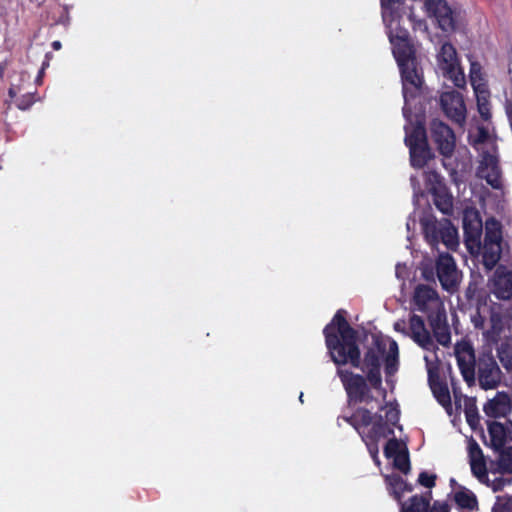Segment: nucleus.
I'll list each match as a JSON object with an SVG mask.
<instances>
[{"instance_id":"obj_1","label":"nucleus","mask_w":512,"mask_h":512,"mask_svg":"<svg viewBox=\"0 0 512 512\" xmlns=\"http://www.w3.org/2000/svg\"><path fill=\"white\" fill-rule=\"evenodd\" d=\"M323 332L328 351L335 364L344 365L350 362L352 366L360 367L357 332L349 325L342 310L335 314L332 322Z\"/></svg>"},{"instance_id":"obj_2","label":"nucleus","mask_w":512,"mask_h":512,"mask_svg":"<svg viewBox=\"0 0 512 512\" xmlns=\"http://www.w3.org/2000/svg\"><path fill=\"white\" fill-rule=\"evenodd\" d=\"M393 54L401 72L405 102L403 115L406 119H410L412 103H414L424 91L423 76L417 67L414 51L407 40L399 37L397 43L394 44Z\"/></svg>"},{"instance_id":"obj_3","label":"nucleus","mask_w":512,"mask_h":512,"mask_svg":"<svg viewBox=\"0 0 512 512\" xmlns=\"http://www.w3.org/2000/svg\"><path fill=\"white\" fill-rule=\"evenodd\" d=\"M418 111L420 112L421 109H417L416 103H412V113L410 119H407L410 123L413 122V115L417 117ZM415 122V125L411 127V131H409L407 126L405 127V144L410 150V161L412 166L415 168H422L431 157V151L428 147L424 126L420 123L418 118H416Z\"/></svg>"},{"instance_id":"obj_4","label":"nucleus","mask_w":512,"mask_h":512,"mask_svg":"<svg viewBox=\"0 0 512 512\" xmlns=\"http://www.w3.org/2000/svg\"><path fill=\"white\" fill-rule=\"evenodd\" d=\"M420 224L431 246H437L441 242L450 250L457 248L458 232L449 219L437 220L432 215H426L420 219Z\"/></svg>"},{"instance_id":"obj_5","label":"nucleus","mask_w":512,"mask_h":512,"mask_svg":"<svg viewBox=\"0 0 512 512\" xmlns=\"http://www.w3.org/2000/svg\"><path fill=\"white\" fill-rule=\"evenodd\" d=\"M502 231L501 223L495 218L485 222V237L482 247L483 264L486 269H493L501 258Z\"/></svg>"},{"instance_id":"obj_6","label":"nucleus","mask_w":512,"mask_h":512,"mask_svg":"<svg viewBox=\"0 0 512 512\" xmlns=\"http://www.w3.org/2000/svg\"><path fill=\"white\" fill-rule=\"evenodd\" d=\"M394 329L397 332H401L405 336H409L417 343L421 348L429 352H436L438 347L433 340L430 332L425 326V322L422 317L413 314L409 318V327H406L405 321H397L394 324Z\"/></svg>"},{"instance_id":"obj_7","label":"nucleus","mask_w":512,"mask_h":512,"mask_svg":"<svg viewBox=\"0 0 512 512\" xmlns=\"http://www.w3.org/2000/svg\"><path fill=\"white\" fill-rule=\"evenodd\" d=\"M476 372L479 386L484 390L495 389L501 383L502 372L491 349L480 353L477 359Z\"/></svg>"},{"instance_id":"obj_8","label":"nucleus","mask_w":512,"mask_h":512,"mask_svg":"<svg viewBox=\"0 0 512 512\" xmlns=\"http://www.w3.org/2000/svg\"><path fill=\"white\" fill-rule=\"evenodd\" d=\"M438 67L442 75L450 79L458 88L466 84L465 76L459 66L456 49L450 43H444L438 54Z\"/></svg>"},{"instance_id":"obj_9","label":"nucleus","mask_w":512,"mask_h":512,"mask_svg":"<svg viewBox=\"0 0 512 512\" xmlns=\"http://www.w3.org/2000/svg\"><path fill=\"white\" fill-rule=\"evenodd\" d=\"M435 267L442 288L449 293H454L462 279V273L458 270L454 258L449 253H440Z\"/></svg>"},{"instance_id":"obj_10","label":"nucleus","mask_w":512,"mask_h":512,"mask_svg":"<svg viewBox=\"0 0 512 512\" xmlns=\"http://www.w3.org/2000/svg\"><path fill=\"white\" fill-rule=\"evenodd\" d=\"M424 360L426 363V369L428 373V382L430 388L437 399V401L447 410L450 414L452 409L451 397L449 389L446 384L440 381L439 369H438V357L436 352H432L431 355H425Z\"/></svg>"},{"instance_id":"obj_11","label":"nucleus","mask_w":512,"mask_h":512,"mask_svg":"<svg viewBox=\"0 0 512 512\" xmlns=\"http://www.w3.org/2000/svg\"><path fill=\"white\" fill-rule=\"evenodd\" d=\"M340 377L350 401L355 403L369 402L373 399L365 378L348 370L338 369Z\"/></svg>"},{"instance_id":"obj_12","label":"nucleus","mask_w":512,"mask_h":512,"mask_svg":"<svg viewBox=\"0 0 512 512\" xmlns=\"http://www.w3.org/2000/svg\"><path fill=\"white\" fill-rule=\"evenodd\" d=\"M430 133L440 154L445 158L451 157L455 150V135L453 130L443 121L433 119L430 123Z\"/></svg>"},{"instance_id":"obj_13","label":"nucleus","mask_w":512,"mask_h":512,"mask_svg":"<svg viewBox=\"0 0 512 512\" xmlns=\"http://www.w3.org/2000/svg\"><path fill=\"white\" fill-rule=\"evenodd\" d=\"M455 355L463 379L469 386L474 385L477 359L472 345L468 342L458 343L455 347Z\"/></svg>"},{"instance_id":"obj_14","label":"nucleus","mask_w":512,"mask_h":512,"mask_svg":"<svg viewBox=\"0 0 512 512\" xmlns=\"http://www.w3.org/2000/svg\"><path fill=\"white\" fill-rule=\"evenodd\" d=\"M490 329L484 332L487 342L497 344L504 339L506 334L505 328L509 325L510 318L502 306L494 303L489 308Z\"/></svg>"},{"instance_id":"obj_15","label":"nucleus","mask_w":512,"mask_h":512,"mask_svg":"<svg viewBox=\"0 0 512 512\" xmlns=\"http://www.w3.org/2000/svg\"><path fill=\"white\" fill-rule=\"evenodd\" d=\"M463 230L465 242L469 249L481 247L483 223L480 214L475 209H466L463 213Z\"/></svg>"},{"instance_id":"obj_16","label":"nucleus","mask_w":512,"mask_h":512,"mask_svg":"<svg viewBox=\"0 0 512 512\" xmlns=\"http://www.w3.org/2000/svg\"><path fill=\"white\" fill-rule=\"evenodd\" d=\"M501 175L502 173L497 157L489 152H483L477 168V176L484 179L493 189H501Z\"/></svg>"},{"instance_id":"obj_17","label":"nucleus","mask_w":512,"mask_h":512,"mask_svg":"<svg viewBox=\"0 0 512 512\" xmlns=\"http://www.w3.org/2000/svg\"><path fill=\"white\" fill-rule=\"evenodd\" d=\"M440 104L444 113L457 123L465 120L466 107L462 95L455 91H445L440 96Z\"/></svg>"},{"instance_id":"obj_18","label":"nucleus","mask_w":512,"mask_h":512,"mask_svg":"<svg viewBox=\"0 0 512 512\" xmlns=\"http://www.w3.org/2000/svg\"><path fill=\"white\" fill-rule=\"evenodd\" d=\"M413 302L417 310L424 313L438 309L443 304L436 290L424 284L416 286L413 294Z\"/></svg>"},{"instance_id":"obj_19","label":"nucleus","mask_w":512,"mask_h":512,"mask_svg":"<svg viewBox=\"0 0 512 512\" xmlns=\"http://www.w3.org/2000/svg\"><path fill=\"white\" fill-rule=\"evenodd\" d=\"M491 292L501 300L512 297V272L504 266H499L491 279Z\"/></svg>"},{"instance_id":"obj_20","label":"nucleus","mask_w":512,"mask_h":512,"mask_svg":"<svg viewBox=\"0 0 512 512\" xmlns=\"http://www.w3.org/2000/svg\"><path fill=\"white\" fill-rule=\"evenodd\" d=\"M428 9L437 18L439 27L445 31L454 30V20L452 10L445 0H426Z\"/></svg>"},{"instance_id":"obj_21","label":"nucleus","mask_w":512,"mask_h":512,"mask_svg":"<svg viewBox=\"0 0 512 512\" xmlns=\"http://www.w3.org/2000/svg\"><path fill=\"white\" fill-rule=\"evenodd\" d=\"M512 410V403L506 392H498L493 399L484 405V412L493 418L505 417Z\"/></svg>"},{"instance_id":"obj_22","label":"nucleus","mask_w":512,"mask_h":512,"mask_svg":"<svg viewBox=\"0 0 512 512\" xmlns=\"http://www.w3.org/2000/svg\"><path fill=\"white\" fill-rule=\"evenodd\" d=\"M400 512H449L448 504L436 501L430 508L429 501L422 496H412L409 504H401Z\"/></svg>"},{"instance_id":"obj_23","label":"nucleus","mask_w":512,"mask_h":512,"mask_svg":"<svg viewBox=\"0 0 512 512\" xmlns=\"http://www.w3.org/2000/svg\"><path fill=\"white\" fill-rule=\"evenodd\" d=\"M403 0H381L382 18L387 27H392L402 15Z\"/></svg>"},{"instance_id":"obj_24","label":"nucleus","mask_w":512,"mask_h":512,"mask_svg":"<svg viewBox=\"0 0 512 512\" xmlns=\"http://www.w3.org/2000/svg\"><path fill=\"white\" fill-rule=\"evenodd\" d=\"M497 345L498 358L507 372L512 370V339L509 335H504V339L500 340Z\"/></svg>"},{"instance_id":"obj_25","label":"nucleus","mask_w":512,"mask_h":512,"mask_svg":"<svg viewBox=\"0 0 512 512\" xmlns=\"http://www.w3.org/2000/svg\"><path fill=\"white\" fill-rule=\"evenodd\" d=\"M491 445L495 450H500L506 442V426L500 422L492 421L488 424Z\"/></svg>"},{"instance_id":"obj_26","label":"nucleus","mask_w":512,"mask_h":512,"mask_svg":"<svg viewBox=\"0 0 512 512\" xmlns=\"http://www.w3.org/2000/svg\"><path fill=\"white\" fill-rule=\"evenodd\" d=\"M434 204L445 215H450L453 211V198L444 189L434 191Z\"/></svg>"},{"instance_id":"obj_27","label":"nucleus","mask_w":512,"mask_h":512,"mask_svg":"<svg viewBox=\"0 0 512 512\" xmlns=\"http://www.w3.org/2000/svg\"><path fill=\"white\" fill-rule=\"evenodd\" d=\"M372 413L364 408L357 409L355 413L346 418V421L350 423L357 431H359L360 427L368 426L372 423Z\"/></svg>"},{"instance_id":"obj_28","label":"nucleus","mask_w":512,"mask_h":512,"mask_svg":"<svg viewBox=\"0 0 512 512\" xmlns=\"http://www.w3.org/2000/svg\"><path fill=\"white\" fill-rule=\"evenodd\" d=\"M454 500L460 508L472 510L477 506L475 495L468 490L457 491L454 494Z\"/></svg>"},{"instance_id":"obj_29","label":"nucleus","mask_w":512,"mask_h":512,"mask_svg":"<svg viewBox=\"0 0 512 512\" xmlns=\"http://www.w3.org/2000/svg\"><path fill=\"white\" fill-rule=\"evenodd\" d=\"M426 314L432 330L448 324L446 311L443 304L438 309L430 310L426 312Z\"/></svg>"},{"instance_id":"obj_30","label":"nucleus","mask_w":512,"mask_h":512,"mask_svg":"<svg viewBox=\"0 0 512 512\" xmlns=\"http://www.w3.org/2000/svg\"><path fill=\"white\" fill-rule=\"evenodd\" d=\"M387 434H393V429L387 427V424L383 423L380 418V420L375 422L371 427L367 438L372 442H377L379 438L386 437Z\"/></svg>"},{"instance_id":"obj_31","label":"nucleus","mask_w":512,"mask_h":512,"mask_svg":"<svg viewBox=\"0 0 512 512\" xmlns=\"http://www.w3.org/2000/svg\"><path fill=\"white\" fill-rule=\"evenodd\" d=\"M471 471L473 475L481 482L488 484L489 476L487 473L486 463L484 459L470 461Z\"/></svg>"},{"instance_id":"obj_32","label":"nucleus","mask_w":512,"mask_h":512,"mask_svg":"<svg viewBox=\"0 0 512 512\" xmlns=\"http://www.w3.org/2000/svg\"><path fill=\"white\" fill-rule=\"evenodd\" d=\"M499 451L498 465L504 472H512V447L502 448Z\"/></svg>"},{"instance_id":"obj_33","label":"nucleus","mask_w":512,"mask_h":512,"mask_svg":"<svg viewBox=\"0 0 512 512\" xmlns=\"http://www.w3.org/2000/svg\"><path fill=\"white\" fill-rule=\"evenodd\" d=\"M406 450V448H402V444L399 440L392 438L386 443L384 447V454L387 458H395Z\"/></svg>"},{"instance_id":"obj_34","label":"nucleus","mask_w":512,"mask_h":512,"mask_svg":"<svg viewBox=\"0 0 512 512\" xmlns=\"http://www.w3.org/2000/svg\"><path fill=\"white\" fill-rule=\"evenodd\" d=\"M434 337L436 338L437 342L441 344L442 346H448L451 342V334H450V328L449 325L446 324L441 327H437L432 330Z\"/></svg>"},{"instance_id":"obj_35","label":"nucleus","mask_w":512,"mask_h":512,"mask_svg":"<svg viewBox=\"0 0 512 512\" xmlns=\"http://www.w3.org/2000/svg\"><path fill=\"white\" fill-rule=\"evenodd\" d=\"M477 106L481 117L484 120H489L491 117L488 100L484 92L477 93Z\"/></svg>"},{"instance_id":"obj_36","label":"nucleus","mask_w":512,"mask_h":512,"mask_svg":"<svg viewBox=\"0 0 512 512\" xmlns=\"http://www.w3.org/2000/svg\"><path fill=\"white\" fill-rule=\"evenodd\" d=\"M394 459V466L403 472L404 474L409 473L410 471V460L408 451H404L400 455H397Z\"/></svg>"},{"instance_id":"obj_37","label":"nucleus","mask_w":512,"mask_h":512,"mask_svg":"<svg viewBox=\"0 0 512 512\" xmlns=\"http://www.w3.org/2000/svg\"><path fill=\"white\" fill-rule=\"evenodd\" d=\"M493 512H512V497L511 496H498Z\"/></svg>"},{"instance_id":"obj_38","label":"nucleus","mask_w":512,"mask_h":512,"mask_svg":"<svg viewBox=\"0 0 512 512\" xmlns=\"http://www.w3.org/2000/svg\"><path fill=\"white\" fill-rule=\"evenodd\" d=\"M477 308H476V311L473 315H471V321L472 323L474 324L475 328H480V329H483L484 328V322H485V316H484V310H485V306L484 305L483 307L481 306L480 304V300L477 299Z\"/></svg>"},{"instance_id":"obj_39","label":"nucleus","mask_w":512,"mask_h":512,"mask_svg":"<svg viewBox=\"0 0 512 512\" xmlns=\"http://www.w3.org/2000/svg\"><path fill=\"white\" fill-rule=\"evenodd\" d=\"M380 368V359L377 353L370 349L366 352L364 357V368L363 369H375Z\"/></svg>"},{"instance_id":"obj_40","label":"nucleus","mask_w":512,"mask_h":512,"mask_svg":"<svg viewBox=\"0 0 512 512\" xmlns=\"http://www.w3.org/2000/svg\"><path fill=\"white\" fill-rule=\"evenodd\" d=\"M388 481L392 487V494L397 500H400L403 485H406V482L399 476L390 477L388 478Z\"/></svg>"},{"instance_id":"obj_41","label":"nucleus","mask_w":512,"mask_h":512,"mask_svg":"<svg viewBox=\"0 0 512 512\" xmlns=\"http://www.w3.org/2000/svg\"><path fill=\"white\" fill-rule=\"evenodd\" d=\"M468 454L470 461L484 459V455L479 444L473 438L468 442Z\"/></svg>"},{"instance_id":"obj_42","label":"nucleus","mask_w":512,"mask_h":512,"mask_svg":"<svg viewBox=\"0 0 512 512\" xmlns=\"http://www.w3.org/2000/svg\"><path fill=\"white\" fill-rule=\"evenodd\" d=\"M465 415L468 424L475 429L476 425L479 423V416L477 409L474 404L466 405L465 407Z\"/></svg>"},{"instance_id":"obj_43","label":"nucleus","mask_w":512,"mask_h":512,"mask_svg":"<svg viewBox=\"0 0 512 512\" xmlns=\"http://www.w3.org/2000/svg\"><path fill=\"white\" fill-rule=\"evenodd\" d=\"M512 483L511 478H505V477H497L495 476L494 479L490 480L487 486L491 487L494 492L502 490L505 486L510 485Z\"/></svg>"},{"instance_id":"obj_44","label":"nucleus","mask_w":512,"mask_h":512,"mask_svg":"<svg viewBox=\"0 0 512 512\" xmlns=\"http://www.w3.org/2000/svg\"><path fill=\"white\" fill-rule=\"evenodd\" d=\"M366 370H367L368 381L374 388H378L382 382L380 368L366 369Z\"/></svg>"},{"instance_id":"obj_45","label":"nucleus","mask_w":512,"mask_h":512,"mask_svg":"<svg viewBox=\"0 0 512 512\" xmlns=\"http://www.w3.org/2000/svg\"><path fill=\"white\" fill-rule=\"evenodd\" d=\"M398 357L396 355H387L385 360V372L387 375H393L397 371Z\"/></svg>"},{"instance_id":"obj_46","label":"nucleus","mask_w":512,"mask_h":512,"mask_svg":"<svg viewBox=\"0 0 512 512\" xmlns=\"http://www.w3.org/2000/svg\"><path fill=\"white\" fill-rule=\"evenodd\" d=\"M436 475H430L427 472H421L418 477V482L426 488L435 486Z\"/></svg>"},{"instance_id":"obj_47","label":"nucleus","mask_w":512,"mask_h":512,"mask_svg":"<svg viewBox=\"0 0 512 512\" xmlns=\"http://www.w3.org/2000/svg\"><path fill=\"white\" fill-rule=\"evenodd\" d=\"M477 285L474 283H470L469 286L465 290V297L467 300L472 301L475 298V295L477 293Z\"/></svg>"},{"instance_id":"obj_48","label":"nucleus","mask_w":512,"mask_h":512,"mask_svg":"<svg viewBox=\"0 0 512 512\" xmlns=\"http://www.w3.org/2000/svg\"><path fill=\"white\" fill-rule=\"evenodd\" d=\"M398 418L399 412L396 409L390 408L389 410L386 411V419L391 424H395L398 421Z\"/></svg>"},{"instance_id":"obj_49","label":"nucleus","mask_w":512,"mask_h":512,"mask_svg":"<svg viewBox=\"0 0 512 512\" xmlns=\"http://www.w3.org/2000/svg\"><path fill=\"white\" fill-rule=\"evenodd\" d=\"M367 446H368V450L370 452V454L372 455L374 461L376 462V464H379V459H378V446H377V442H370V443H367Z\"/></svg>"},{"instance_id":"obj_50","label":"nucleus","mask_w":512,"mask_h":512,"mask_svg":"<svg viewBox=\"0 0 512 512\" xmlns=\"http://www.w3.org/2000/svg\"><path fill=\"white\" fill-rule=\"evenodd\" d=\"M506 426V441L512 442V420L507 421Z\"/></svg>"},{"instance_id":"obj_51","label":"nucleus","mask_w":512,"mask_h":512,"mask_svg":"<svg viewBox=\"0 0 512 512\" xmlns=\"http://www.w3.org/2000/svg\"><path fill=\"white\" fill-rule=\"evenodd\" d=\"M488 137V133L483 129H479V135H478V138L476 140L477 143H481V142H484Z\"/></svg>"},{"instance_id":"obj_52","label":"nucleus","mask_w":512,"mask_h":512,"mask_svg":"<svg viewBox=\"0 0 512 512\" xmlns=\"http://www.w3.org/2000/svg\"><path fill=\"white\" fill-rule=\"evenodd\" d=\"M388 355H396L398 357V346L395 341H393L389 346V353Z\"/></svg>"},{"instance_id":"obj_53","label":"nucleus","mask_w":512,"mask_h":512,"mask_svg":"<svg viewBox=\"0 0 512 512\" xmlns=\"http://www.w3.org/2000/svg\"><path fill=\"white\" fill-rule=\"evenodd\" d=\"M475 69H476V64H472V66H471V82H472V84L475 83Z\"/></svg>"},{"instance_id":"obj_54","label":"nucleus","mask_w":512,"mask_h":512,"mask_svg":"<svg viewBox=\"0 0 512 512\" xmlns=\"http://www.w3.org/2000/svg\"><path fill=\"white\" fill-rule=\"evenodd\" d=\"M52 47H53V49H55V50H59V49L61 48V42H60V41H54V42L52 43Z\"/></svg>"},{"instance_id":"obj_55","label":"nucleus","mask_w":512,"mask_h":512,"mask_svg":"<svg viewBox=\"0 0 512 512\" xmlns=\"http://www.w3.org/2000/svg\"><path fill=\"white\" fill-rule=\"evenodd\" d=\"M410 181H411L412 186H413V188H414V190H415V189H416V185H418V182H417L416 178L412 176V177L410 178Z\"/></svg>"},{"instance_id":"obj_56","label":"nucleus","mask_w":512,"mask_h":512,"mask_svg":"<svg viewBox=\"0 0 512 512\" xmlns=\"http://www.w3.org/2000/svg\"><path fill=\"white\" fill-rule=\"evenodd\" d=\"M8 93H9V96H10L11 98H14V97L16 96V92L14 91V89H13V88H10V89H9V91H8Z\"/></svg>"},{"instance_id":"obj_57","label":"nucleus","mask_w":512,"mask_h":512,"mask_svg":"<svg viewBox=\"0 0 512 512\" xmlns=\"http://www.w3.org/2000/svg\"><path fill=\"white\" fill-rule=\"evenodd\" d=\"M29 107V105H25V103H22V104H18V108L21 109V110H25Z\"/></svg>"},{"instance_id":"obj_58","label":"nucleus","mask_w":512,"mask_h":512,"mask_svg":"<svg viewBox=\"0 0 512 512\" xmlns=\"http://www.w3.org/2000/svg\"><path fill=\"white\" fill-rule=\"evenodd\" d=\"M31 1L36 3L38 6H41L45 0H31Z\"/></svg>"},{"instance_id":"obj_59","label":"nucleus","mask_w":512,"mask_h":512,"mask_svg":"<svg viewBox=\"0 0 512 512\" xmlns=\"http://www.w3.org/2000/svg\"><path fill=\"white\" fill-rule=\"evenodd\" d=\"M403 490L411 491L412 487L406 483V485H403Z\"/></svg>"},{"instance_id":"obj_60","label":"nucleus","mask_w":512,"mask_h":512,"mask_svg":"<svg viewBox=\"0 0 512 512\" xmlns=\"http://www.w3.org/2000/svg\"><path fill=\"white\" fill-rule=\"evenodd\" d=\"M4 75V67L0 66V77L2 78Z\"/></svg>"},{"instance_id":"obj_61","label":"nucleus","mask_w":512,"mask_h":512,"mask_svg":"<svg viewBox=\"0 0 512 512\" xmlns=\"http://www.w3.org/2000/svg\"><path fill=\"white\" fill-rule=\"evenodd\" d=\"M432 177L436 180L438 178V174L437 173H432Z\"/></svg>"},{"instance_id":"obj_62","label":"nucleus","mask_w":512,"mask_h":512,"mask_svg":"<svg viewBox=\"0 0 512 512\" xmlns=\"http://www.w3.org/2000/svg\"><path fill=\"white\" fill-rule=\"evenodd\" d=\"M299 400L303 402V393H300Z\"/></svg>"}]
</instances>
